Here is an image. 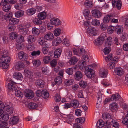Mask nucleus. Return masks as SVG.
Here are the masks:
<instances>
[{"mask_svg": "<svg viewBox=\"0 0 128 128\" xmlns=\"http://www.w3.org/2000/svg\"><path fill=\"white\" fill-rule=\"evenodd\" d=\"M85 73L86 75L88 78H92L94 76L93 68L92 66H86L85 68Z\"/></svg>", "mask_w": 128, "mask_h": 128, "instance_id": "1", "label": "nucleus"}, {"mask_svg": "<svg viewBox=\"0 0 128 128\" xmlns=\"http://www.w3.org/2000/svg\"><path fill=\"white\" fill-rule=\"evenodd\" d=\"M63 118L65 120L64 122L72 125V123L74 122V118L73 116L72 115H65L64 116Z\"/></svg>", "mask_w": 128, "mask_h": 128, "instance_id": "2", "label": "nucleus"}, {"mask_svg": "<svg viewBox=\"0 0 128 128\" xmlns=\"http://www.w3.org/2000/svg\"><path fill=\"white\" fill-rule=\"evenodd\" d=\"M114 73L118 76H122L124 73L123 69L120 67H116L114 68Z\"/></svg>", "mask_w": 128, "mask_h": 128, "instance_id": "3", "label": "nucleus"}, {"mask_svg": "<svg viewBox=\"0 0 128 128\" xmlns=\"http://www.w3.org/2000/svg\"><path fill=\"white\" fill-rule=\"evenodd\" d=\"M112 116L108 113H103L102 114V118L107 122H109L112 119Z\"/></svg>", "mask_w": 128, "mask_h": 128, "instance_id": "4", "label": "nucleus"}, {"mask_svg": "<svg viewBox=\"0 0 128 128\" xmlns=\"http://www.w3.org/2000/svg\"><path fill=\"white\" fill-rule=\"evenodd\" d=\"M38 18H36L33 20V22L36 24L40 25L42 24L41 20H44L46 16H38Z\"/></svg>", "mask_w": 128, "mask_h": 128, "instance_id": "5", "label": "nucleus"}, {"mask_svg": "<svg viewBox=\"0 0 128 128\" xmlns=\"http://www.w3.org/2000/svg\"><path fill=\"white\" fill-rule=\"evenodd\" d=\"M14 108H13L10 105L5 104V108L4 110L6 112V113L10 114H12L13 112Z\"/></svg>", "mask_w": 128, "mask_h": 128, "instance_id": "6", "label": "nucleus"}, {"mask_svg": "<svg viewBox=\"0 0 128 128\" xmlns=\"http://www.w3.org/2000/svg\"><path fill=\"white\" fill-rule=\"evenodd\" d=\"M12 114L11 115L9 122L12 124H17L19 121V119L18 116H13Z\"/></svg>", "mask_w": 128, "mask_h": 128, "instance_id": "7", "label": "nucleus"}, {"mask_svg": "<svg viewBox=\"0 0 128 128\" xmlns=\"http://www.w3.org/2000/svg\"><path fill=\"white\" fill-rule=\"evenodd\" d=\"M7 85L8 88V89L12 90L15 89L16 87V83L13 80H11L9 81Z\"/></svg>", "mask_w": 128, "mask_h": 128, "instance_id": "8", "label": "nucleus"}, {"mask_svg": "<svg viewBox=\"0 0 128 128\" xmlns=\"http://www.w3.org/2000/svg\"><path fill=\"white\" fill-rule=\"evenodd\" d=\"M6 113L3 114L2 116H0V120L3 121L4 122H6L9 118H10L11 115Z\"/></svg>", "mask_w": 128, "mask_h": 128, "instance_id": "9", "label": "nucleus"}, {"mask_svg": "<svg viewBox=\"0 0 128 128\" xmlns=\"http://www.w3.org/2000/svg\"><path fill=\"white\" fill-rule=\"evenodd\" d=\"M108 70L104 68H101L100 70L99 75L102 78H105L107 75Z\"/></svg>", "mask_w": 128, "mask_h": 128, "instance_id": "10", "label": "nucleus"}, {"mask_svg": "<svg viewBox=\"0 0 128 128\" xmlns=\"http://www.w3.org/2000/svg\"><path fill=\"white\" fill-rule=\"evenodd\" d=\"M54 38V37L53 34L51 32L47 33L44 36V39L47 40H52Z\"/></svg>", "mask_w": 128, "mask_h": 128, "instance_id": "11", "label": "nucleus"}, {"mask_svg": "<svg viewBox=\"0 0 128 128\" xmlns=\"http://www.w3.org/2000/svg\"><path fill=\"white\" fill-rule=\"evenodd\" d=\"M124 29L122 26L118 25L116 26L115 30L116 33L119 34H121L123 31Z\"/></svg>", "mask_w": 128, "mask_h": 128, "instance_id": "12", "label": "nucleus"}, {"mask_svg": "<svg viewBox=\"0 0 128 128\" xmlns=\"http://www.w3.org/2000/svg\"><path fill=\"white\" fill-rule=\"evenodd\" d=\"M13 77L18 80H22L23 79V77L22 74L19 72H16L14 73L13 74Z\"/></svg>", "mask_w": 128, "mask_h": 128, "instance_id": "13", "label": "nucleus"}, {"mask_svg": "<svg viewBox=\"0 0 128 128\" xmlns=\"http://www.w3.org/2000/svg\"><path fill=\"white\" fill-rule=\"evenodd\" d=\"M125 111L124 114L125 115L124 118L122 120V122L127 126L128 128V110L125 112Z\"/></svg>", "mask_w": 128, "mask_h": 128, "instance_id": "14", "label": "nucleus"}, {"mask_svg": "<svg viewBox=\"0 0 128 128\" xmlns=\"http://www.w3.org/2000/svg\"><path fill=\"white\" fill-rule=\"evenodd\" d=\"M44 82L40 79L37 80L36 82V86L40 88H42L44 86Z\"/></svg>", "mask_w": 128, "mask_h": 128, "instance_id": "15", "label": "nucleus"}, {"mask_svg": "<svg viewBox=\"0 0 128 128\" xmlns=\"http://www.w3.org/2000/svg\"><path fill=\"white\" fill-rule=\"evenodd\" d=\"M83 5L86 8H89L92 7V3L91 0H86L84 2Z\"/></svg>", "mask_w": 128, "mask_h": 128, "instance_id": "16", "label": "nucleus"}, {"mask_svg": "<svg viewBox=\"0 0 128 128\" xmlns=\"http://www.w3.org/2000/svg\"><path fill=\"white\" fill-rule=\"evenodd\" d=\"M25 92L26 93V96L28 98H31L34 97V93L31 90H26Z\"/></svg>", "mask_w": 128, "mask_h": 128, "instance_id": "17", "label": "nucleus"}, {"mask_svg": "<svg viewBox=\"0 0 128 128\" xmlns=\"http://www.w3.org/2000/svg\"><path fill=\"white\" fill-rule=\"evenodd\" d=\"M104 40V37H99L95 40L94 44L96 45L101 44L103 43Z\"/></svg>", "mask_w": 128, "mask_h": 128, "instance_id": "18", "label": "nucleus"}, {"mask_svg": "<svg viewBox=\"0 0 128 128\" xmlns=\"http://www.w3.org/2000/svg\"><path fill=\"white\" fill-rule=\"evenodd\" d=\"M18 57L22 60H27L26 54L23 52H21L19 53Z\"/></svg>", "mask_w": 128, "mask_h": 128, "instance_id": "19", "label": "nucleus"}, {"mask_svg": "<svg viewBox=\"0 0 128 128\" xmlns=\"http://www.w3.org/2000/svg\"><path fill=\"white\" fill-rule=\"evenodd\" d=\"M50 22L56 26H58L60 24V22L58 18H52L50 20Z\"/></svg>", "mask_w": 128, "mask_h": 128, "instance_id": "20", "label": "nucleus"}, {"mask_svg": "<svg viewBox=\"0 0 128 128\" xmlns=\"http://www.w3.org/2000/svg\"><path fill=\"white\" fill-rule=\"evenodd\" d=\"M36 39L34 36L29 35L27 37V41L29 43H32L35 42Z\"/></svg>", "mask_w": 128, "mask_h": 128, "instance_id": "21", "label": "nucleus"}, {"mask_svg": "<svg viewBox=\"0 0 128 128\" xmlns=\"http://www.w3.org/2000/svg\"><path fill=\"white\" fill-rule=\"evenodd\" d=\"M82 77V74L80 72L77 71L76 72L74 75V78L76 80H80Z\"/></svg>", "mask_w": 128, "mask_h": 128, "instance_id": "22", "label": "nucleus"}, {"mask_svg": "<svg viewBox=\"0 0 128 128\" xmlns=\"http://www.w3.org/2000/svg\"><path fill=\"white\" fill-rule=\"evenodd\" d=\"M87 31L89 34L92 35H96V30L93 27H88L87 29Z\"/></svg>", "mask_w": 128, "mask_h": 128, "instance_id": "23", "label": "nucleus"}, {"mask_svg": "<svg viewBox=\"0 0 128 128\" xmlns=\"http://www.w3.org/2000/svg\"><path fill=\"white\" fill-rule=\"evenodd\" d=\"M120 96L118 94H113L110 99L112 101H116L118 100L120 98Z\"/></svg>", "mask_w": 128, "mask_h": 128, "instance_id": "24", "label": "nucleus"}, {"mask_svg": "<svg viewBox=\"0 0 128 128\" xmlns=\"http://www.w3.org/2000/svg\"><path fill=\"white\" fill-rule=\"evenodd\" d=\"M112 44V38L111 36H109L107 38L104 45L105 46H110Z\"/></svg>", "mask_w": 128, "mask_h": 128, "instance_id": "25", "label": "nucleus"}, {"mask_svg": "<svg viewBox=\"0 0 128 128\" xmlns=\"http://www.w3.org/2000/svg\"><path fill=\"white\" fill-rule=\"evenodd\" d=\"M11 60V58L9 56H2L0 59L1 62H6L7 63L9 62Z\"/></svg>", "mask_w": 128, "mask_h": 128, "instance_id": "26", "label": "nucleus"}, {"mask_svg": "<svg viewBox=\"0 0 128 128\" xmlns=\"http://www.w3.org/2000/svg\"><path fill=\"white\" fill-rule=\"evenodd\" d=\"M91 13L92 16H101V12L97 9H94L92 11Z\"/></svg>", "mask_w": 128, "mask_h": 128, "instance_id": "27", "label": "nucleus"}, {"mask_svg": "<svg viewBox=\"0 0 128 128\" xmlns=\"http://www.w3.org/2000/svg\"><path fill=\"white\" fill-rule=\"evenodd\" d=\"M24 65L22 62H19L16 66V68L18 70H20L23 68Z\"/></svg>", "mask_w": 128, "mask_h": 128, "instance_id": "28", "label": "nucleus"}, {"mask_svg": "<svg viewBox=\"0 0 128 128\" xmlns=\"http://www.w3.org/2000/svg\"><path fill=\"white\" fill-rule=\"evenodd\" d=\"M111 125L115 128H119L120 125L114 119H112L110 122Z\"/></svg>", "mask_w": 128, "mask_h": 128, "instance_id": "29", "label": "nucleus"}, {"mask_svg": "<svg viewBox=\"0 0 128 128\" xmlns=\"http://www.w3.org/2000/svg\"><path fill=\"white\" fill-rule=\"evenodd\" d=\"M28 107L30 109H35L38 107V105L36 103L30 102L28 104Z\"/></svg>", "mask_w": 128, "mask_h": 128, "instance_id": "30", "label": "nucleus"}, {"mask_svg": "<svg viewBox=\"0 0 128 128\" xmlns=\"http://www.w3.org/2000/svg\"><path fill=\"white\" fill-rule=\"evenodd\" d=\"M62 52V50L60 49H58L56 50L54 52V57L56 58L59 57Z\"/></svg>", "mask_w": 128, "mask_h": 128, "instance_id": "31", "label": "nucleus"}, {"mask_svg": "<svg viewBox=\"0 0 128 128\" xmlns=\"http://www.w3.org/2000/svg\"><path fill=\"white\" fill-rule=\"evenodd\" d=\"M41 96L44 98H48L49 96V94L46 90H43L42 91Z\"/></svg>", "mask_w": 128, "mask_h": 128, "instance_id": "32", "label": "nucleus"}, {"mask_svg": "<svg viewBox=\"0 0 128 128\" xmlns=\"http://www.w3.org/2000/svg\"><path fill=\"white\" fill-rule=\"evenodd\" d=\"M36 11V9L32 8L27 10L26 12L28 15L31 16L35 13Z\"/></svg>", "mask_w": 128, "mask_h": 128, "instance_id": "33", "label": "nucleus"}, {"mask_svg": "<svg viewBox=\"0 0 128 128\" xmlns=\"http://www.w3.org/2000/svg\"><path fill=\"white\" fill-rule=\"evenodd\" d=\"M54 82L56 84L59 85L62 82L61 77L59 76L56 77L54 79Z\"/></svg>", "mask_w": 128, "mask_h": 128, "instance_id": "34", "label": "nucleus"}, {"mask_svg": "<svg viewBox=\"0 0 128 128\" xmlns=\"http://www.w3.org/2000/svg\"><path fill=\"white\" fill-rule=\"evenodd\" d=\"M9 24H17L19 22V20L16 18H11L9 20Z\"/></svg>", "mask_w": 128, "mask_h": 128, "instance_id": "35", "label": "nucleus"}, {"mask_svg": "<svg viewBox=\"0 0 128 128\" xmlns=\"http://www.w3.org/2000/svg\"><path fill=\"white\" fill-rule=\"evenodd\" d=\"M32 32L34 35L38 36L40 33V30L39 29L34 27L32 28Z\"/></svg>", "mask_w": 128, "mask_h": 128, "instance_id": "36", "label": "nucleus"}, {"mask_svg": "<svg viewBox=\"0 0 128 128\" xmlns=\"http://www.w3.org/2000/svg\"><path fill=\"white\" fill-rule=\"evenodd\" d=\"M104 122L102 120H98L96 123V126L98 128H102L104 126Z\"/></svg>", "mask_w": 128, "mask_h": 128, "instance_id": "37", "label": "nucleus"}, {"mask_svg": "<svg viewBox=\"0 0 128 128\" xmlns=\"http://www.w3.org/2000/svg\"><path fill=\"white\" fill-rule=\"evenodd\" d=\"M78 61V59L77 58L73 56L69 60V63L71 64H75Z\"/></svg>", "mask_w": 128, "mask_h": 128, "instance_id": "38", "label": "nucleus"}, {"mask_svg": "<svg viewBox=\"0 0 128 128\" xmlns=\"http://www.w3.org/2000/svg\"><path fill=\"white\" fill-rule=\"evenodd\" d=\"M85 64L86 62L85 61H81L79 63L78 66L80 70H82L83 69L85 68L86 67Z\"/></svg>", "mask_w": 128, "mask_h": 128, "instance_id": "39", "label": "nucleus"}, {"mask_svg": "<svg viewBox=\"0 0 128 128\" xmlns=\"http://www.w3.org/2000/svg\"><path fill=\"white\" fill-rule=\"evenodd\" d=\"M71 103L72 106L74 108H77L79 106L78 101L76 100H74Z\"/></svg>", "mask_w": 128, "mask_h": 128, "instance_id": "40", "label": "nucleus"}, {"mask_svg": "<svg viewBox=\"0 0 128 128\" xmlns=\"http://www.w3.org/2000/svg\"><path fill=\"white\" fill-rule=\"evenodd\" d=\"M32 63L34 66L36 67L40 66L41 64V62L39 60H33L32 62Z\"/></svg>", "mask_w": 128, "mask_h": 128, "instance_id": "41", "label": "nucleus"}, {"mask_svg": "<svg viewBox=\"0 0 128 128\" xmlns=\"http://www.w3.org/2000/svg\"><path fill=\"white\" fill-rule=\"evenodd\" d=\"M11 5L9 4H6L4 5L2 7V9L5 12H7L9 11L11 8Z\"/></svg>", "mask_w": 128, "mask_h": 128, "instance_id": "42", "label": "nucleus"}, {"mask_svg": "<svg viewBox=\"0 0 128 128\" xmlns=\"http://www.w3.org/2000/svg\"><path fill=\"white\" fill-rule=\"evenodd\" d=\"M128 34L126 32H124L121 37V40L123 42L126 41L128 39Z\"/></svg>", "mask_w": 128, "mask_h": 128, "instance_id": "43", "label": "nucleus"}, {"mask_svg": "<svg viewBox=\"0 0 128 128\" xmlns=\"http://www.w3.org/2000/svg\"><path fill=\"white\" fill-rule=\"evenodd\" d=\"M116 64L113 61L111 60V62L108 64L107 68L109 69H112L115 67Z\"/></svg>", "mask_w": 128, "mask_h": 128, "instance_id": "44", "label": "nucleus"}, {"mask_svg": "<svg viewBox=\"0 0 128 128\" xmlns=\"http://www.w3.org/2000/svg\"><path fill=\"white\" fill-rule=\"evenodd\" d=\"M44 39L43 37H40L38 40V44L41 46L44 45L45 43Z\"/></svg>", "mask_w": 128, "mask_h": 128, "instance_id": "45", "label": "nucleus"}, {"mask_svg": "<svg viewBox=\"0 0 128 128\" xmlns=\"http://www.w3.org/2000/svg\"><path fill=\"white\" fill-rule=\"evenodd\" d=\"M62 40L60 38L58 37L54 38V45L57 46L61 43Z\"/></svg>", "mask_w": 128, "mask_h": 128, "instance_id": "46", "label": "nucleus"}, {"mask_svg": "<svg viewBox=\"0 0 128 128\" xmlns=\"http://www.w3.org/2000/svg\"><path fill=\"white\" fill-rule=\"evenodd\" d=\"M25 74L26 77L30 79H31L32 77V73L29 70H27L26 71Z\"/></svg>", "mask_w": 128, "mask_h": 128, "instance_id": "47", "label": "nucleus"}, {"mask_svg": "<svg viewBox=\"0 0 128 128\" xmlns=\"http://www.w3.org/2000/svg\"><path fill=\"white\" fill-rule=\"evenodd\" d=\"M27 50L30 51L34 50L35 47L34 45L32 43H29L27 46Z\"/></svg>", "mask_w": 128, "mask_h": 128, "instance_id": "48", "label": "nucleus"}, {"mask_svg": "<svg viewBox=\"0 0 128 128\" xmlns=\"http://www.w3.org/2000/svg\"><path fill=\"white\" fill-rule=\"evenodd\" d=\"M41 53L40 50H34L31 52V55L33 56H38L40 55Z\"/></svg>", "mask_w": 128, "mask_h": 128, "instance_id": "49", "label": "nucleus"}, {"mask_svg": "<svg viewBox=\"0 0 128 128\" xmlns=\"http://www.w3.org/2000/svg\"><path fill=\"white\" fill-rule=\"evenodd\" d=\"M2 62L0 64V67L2 68L6 69L8 67V63L6 62Z\"/></svg>", "mask_w": 128, "mask_h": 128, "instance_id": "50", "label": "nucleus"}, {"mask_svg": "<svg viewBox=\"0 0 128 128\" xmlns=\"http://www.w3.org/2000/svg\"><path fill=\"white\" fill-rule=\"evenodd\" d=\"M24 12L22 10H20L14 13L15 16H23Z\"/></svg>", "mask_w": 128, "mask_h": 128, "instance_id": "51", "label": "nucleus"}, {"mask_svg": "<svg viewBox=\"0 0 128 128\" xmlns=\"http://www.w3.org/2000/svg\"><path fill=\"white\" fill-rule=\"evenodd\" d=\"M79 84L81 87L83 88H85L87 86V82L82 80L80 82Z\"/></svg>", "mask_w": 128, "mask_h": 128, "instance_id": "52", "label": "nucleus"}, {"mask_svg": "<svg viewBox=\"0 0 128 128\" xmlns=\"http://www.w3.org/2000/svg\"><path fill=\"white\" fill-rule=\"evenodd\" d=\"M15 94L17 97L22 98L23 96V93L20 90H17L15 91Z\"/></svg>", "mask_w": 128, "mask_h": 128, "instance_id": "53", "label": "nucleus"}, {"mask_svg": "<svg viewBox=\"0 0 128 128\" xmlns=\"http://www.w3.org/2000/svg\"><path fill=\"white\" fill-rule=\"evenodd\" d=\"M61 30L60 28H56L54 32V34L55 36H59L61 33Z\"/></svg>", "mask_w": 128, "mask_h": 128, "instance_id": "54", "label": "nucleus"}, {"mask_svg": "<svg viewBox=\"0 0 128 128\" xmlns=\"http://www.w3.org/2000/svg\"><path fill=\"white\" fill-rule=\"evenodd\" d=\"M62 43L64 45L66 46H68L70 45V43L69 40L66 38H64L62 40Z\"/></svg>", "mask_w": 128, "mask_h": 128, "instance_id": "55", "label": "nucleus"}, {"mask_svg": "<svg viewBox=\"0 0 128 128\" xmlns=\"http://www.w3.org/2000/svg\"><path fill=\"white\" fill-rule=\"evenodd\" d=\"M92 24L95 26H99L100 24V22L99 20L96 19H94L92 21Z\"/></svg>", "mask_w": 128, "mask_h": 128, "instance_id": "56", "label": "nucleus"}, {"mask_svg": "<svg viewBox=\"0 0 128 128\" xmlns=\"http://www.w3.org/2000/svg\"><path fill=\"white\" fill-rule=\"evenodd\" d=\"M108 25L106 23H101L100 26V27L101 29L102 30H105L107 28Z\"/></svg>", "mask_w": 128, "mask_h": 128, "instance_id": "57", "label": "nucleus"}, {"mask_svg": "<svg viewBox=\"0 0 128 128\" xmlns=\"http://www.w3.org/2000/svg\"><path fill=\"white\" fill-rule=\"evenodd\" d=\"M110 108L111 110H115L118 108V106L116 102H113L110 104Z\"/></svg>", "mask_w": 128, "mask_h": 128, "instance_id": "58", "label": "nucleus"}, {"mask_svg": "<svg viewBox=\"0 0 128 128\" xmlns=\"http://www.w3.org/2000/svg\"><path fill=\"white\" fill-rule=\"evenodd\" d=\"M105 48L104 49V52L105 54H108L110 52V46H105Z\"/></svg>", "mask_w": 128, "mask_h": 128, "instance_id": "59", "label": "nucleus"}, {"mask_svg": "<svg viewBox=\"0 0 128 128\" xmlns=\"http://www.w3.org/2000/svg\"><path fill=\"white\" fill-rule=\"evenodd\" d=\"M114 30V26H109L108 27L107 29L108 32L109 34H111L113 33Z\"/></svg>", "mask_w": 128, "mask_h": 128, "instance_id": "60", "label": "nucleus"}, {"mask_svg": "<svg viewBox=\"0 0 128 128\" xmlns=\"http://www.w3.org/2000/svg\"><path fill=\"white\" fill-rule=\"evenodd\" d=\"M116 6V7L118 10H120L122 6V2L120 0H118L117 1Z\"/></svg>", "mask_w": 128, "mask_h": 128, "instance_id": "61", "label": "nucleus"}, {"mask_svg": "<svg viewBox=\"0 0 128 128\" xmlns=\"http://www.w3.org/2000/svg\"><path fill=\"white\" fill-rule=\"evenodd\" d=\"M74 82L72 79L66 80L65 81V83L66 86H69L72 84Z\"/></svg>", "mask_w": 128, "mask_h": 128, "instance_id": "62", "label": "nucleus"}, {"mask_svg": "<svg viewBox=\"0 0 128 128\" xmlns=\"http://www.w3.org/2000/svg\"><path fill=\"white\" fill-rule=\"evenodd\" d=\"M42 52L44 54H47L48 52V49L45 46L42 47L41 49Z\"/></svg>", "mask_w": 128, "mask_h": 128, "instance_id": "63", "label": "nucleus"}, {"mask_svg": "<svg viewBox=\"0 0 128 128\" xmlns=\"http://www.w3.org/2000/svg\"><path fill=\"white\" fill-rule=\"evenodd\" d=\"M74 70L72 68H69L66 70V72L69 75H71L73 74Z\"/></svg>", "mask_w": 128, "mask_h": 128, "instance_id": "64", "label": "nucleus"}]
</instances>
